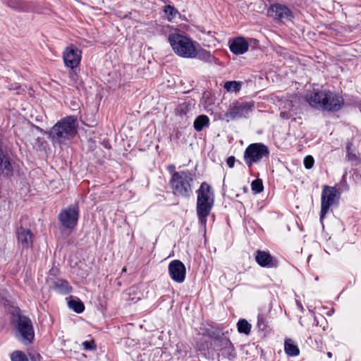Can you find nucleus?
Segmentation results:
<instances>
[{"mask_svg":"<svg viewBox=\"0 0 361 361\" xmlns=\"http://www.w3.org/2000/svg\"><path fill=\"white\" fill-rule=\"evenodd\" d=\"M209 125V118L206 115L198 116L193 123L194 128L197 131H201L204 127H208Z\"/></svg>","mask_w":361,"mask_h":361,"instance_id":"5701e85b","label":"nucleus"},{"mask_svg":"<svg viewBox=\"0 0 361 361\" xmlns=\"http://www.w3.org/2000/svg\"><path fill=\"white\" fill-rule=\"evenodd\" d=\"M269 150L268 147L262 143H252L249 145L244 152V160L245 164L250 167L253 164H257L268 159Z\"/></svg>","mask_w":361,"mask_h":361,"instance_id":"0eeeda50","label":"nucleus"},{"mask_svg":"<svg viewBox=\"0 0 361 361\" xmlns=\"http://www.w3.org/2000/svg\"><path fill=\"white\" fill-rule=\"evenodd\" d=\"M169 42L173 51L178 56L185 59H194L196 54V45L198 44L190 37L178 32L169 35Z\"/></svg>","mask_w":361,"mask_h":361,"instance_id":"20e7f679","label":"nucleus"},{"mask_svg":"<svg viewBox=\"0 0 361 361\" xmlns=\"http://www.w3.org/2000/svg\"><path fill=\"white\" fill-rule=\"evenodd\" d=\"M53 288L61 294H67L71 290L68 281L63 279L56 280L53 284Z\"/></svg>","mask_w":361,"mask_h":361,"instance_id":"412c9836","label":"nucleus"},{"mask_svg":"<svg viewBox=\"0 0 361 361\" xmlns=\"http://www.w3.org/2000/svg\"><path fill=\"white\" fill-rule=\"evenodd\" d=\"M12 324L16 328V337L24 345L32 343L35 331L31 319L23 314H13Z\"/></svg>","mask_w":361,"mask_h":361,"instance_id":"423d86ee","label":"nucleus"},{"mask_svg":"<svg viewBox=\"0 0 361 361\" xmlns=\"http://www.w3.org/2000/svg\"><path fill=\"white\" fill-rule=\"evenodd\" d=\"M7 5L18 11H29L30 10L29 4L23 0H8Z\"/></svg>","mask_w":361,"mask_h":361,"instance_id":"aec40b11","label":"nucleus"},{"mask_svg":"<svg viewBox=\"0 0 361 361\" xmlns=\"http://www.w3.org/2000/svg\"><path fill=\"white\" fill-rule=\"evenodd\" d=\"M31 361H39L41 357L39 354L30 355Z\"/></svg>","mask_w":361,"mask_h":361,"instance_id":"4c0bfd02","label":"nucleus"},{"mask_svg":"<svg viewBox=\"0 0 361 361\" xmlns=\"http://www.w3.org/2000/svg\"><path fill=\"white\" fill-rule=\"evenodd\" d=\"M235 162V158L233 156L228 157L226 159V164L229 168H233Z\"/></svg>","mask_w":361,"mask_h":361,"instance_id":"c9c22d12","label":"nucleus"},{"mask_svg":"<svg viewBox=\"0 0 361 361\" xmlns=\"http://www.w3.org/2000/svg\"><path fill=\"white\" fill-rule=\"evenodd\" d=\"M332 312H334V310H331V312H330V313H328V315H329V316H331V314H332Z\"/></svg>","mask_w":361,"mask_h":361,"instance_id":"79ce46f5","label":"nucleus"},{"mask_svg":"<svg viewBox=\"0 0 361 361\" xmlns=\"http://www.w3.org/2000/svg\"><path fill=\"white\" fill-rule=\"evenodd\" d=\"M196 212L198 222L201 226L206 228L207 217L210 214L214 203V195L212 187L203 182L197 190Z\"/></svg>","mask_w":361,"mask_h":361,"instance_id":"f03ea898","label":"nucleus"},{"mask_svg":"<svg viewBox=\"0 0 361 361\" xmlns=\"http://www.w3.org/2000/svg\"><path fill=\"white\" fill-rule=\"evenodd\" d=\"M252 107L253 105L250 102L235 100L230 104L225 116L231 120L246 117Z\"/></svg>","mask_w":361,"mask_h":361,"instance_id":"1a4fd4ad","label":"nucleus"},{"mask_svg":"<svg viewBox=\"0 0 361 361\" xmlns=\"http://www.w3.org/2000/svg\"><path fill=\"white\" fill-rule=\"evenodd\" d=\"M297 305L298 307V308L300 310L301 312H303L304 311V308L302 305V304L299 302L297 301Z\"/></svg>","mask_w":361,"mask_h":361,"instance_id":"58836bf2","label":"nucleus"},{"mask_svg":"<svg viewBox=\"0 0 361 361\" xmlns=\"http://www.w3.org/2000/svg\"><path fill=\"white\" fill-rule=\"evenodd\" d=\"M11 361H29L25 353L20 350L13 351L11 354Z\"/></svg>","mask_w":361,"mask_h":361,"instance_id":"bb28decb","label":"nucleus"},{"mask_svg":"<svg viewBox=\"0 0 361 361\" xmlns=\"http://www.w3.org/2000/svg\"><path fill=\"white\" fill-rule=\"evenodd\" d=\"M257 326L259 331H264L267 329V322L264 317L262 314L257 316Z\"/></svg>","mask_w":361,"mask_h":361,"instance_id":"c756f323","label":"nucleus"},{"mask_svg":"<svg viewBox=\"0 0 361 361\" xmlns=\"http://www.w3.org/2000/svg\"><path fill=\"white\" fill-rule=\"evenodd\" d=\"M169 274L171 279L178 283H183L185 279L186 269L184 264L178 260H172L168 267Z\"/></svg>","mask_w":361,"mask_h":361,"instance_id":"f8f14e48","label":"nucleus"},{"mask_svg":"<svg viewBox=\"0 0 361 361\" xmlns=\"http://www.w3.org/2000/svg\"><path fill=\"white\" fill-rule=\"evenodd\" d=\"M228 45L231 51L235 55L245 54L249 47L248 42L243 37H235L229 40Z\"/></svg>","mask_w":361,"mask_h":361,"instance_id":"f3484780","label":"nucleus"},{"mask_svg":"<svg viewBox=\"0 0 361 361\" xmlns=\"http://www.w3.org/2000/svg\"><path fill=\"white\" fill-rule=\"evenodd\" d=\"M224 87L231 92H238L240 90L241 84L236 81H228L224 83Z\"/></svg>","mask_w":361,"mask_h":361,"instance_id":"393cba45","label":"nucleus"},{"mask_svg":"<svg viewBox=\"0 0 361 361\" xmlns=\"http://www.w3.org/2000/svg\"><path fill=\"white\" fill-rule=\"evenodd\" d=\"M267 13L269 16L279 21L291 20L293 18L291 11L286 6L281 4L271 5Z\"/></svg>","mask_w":361,"mask_h":361,"instance_id":"ddd939ff","label":"nucleus"},{"mask_svg":"<svg viewBox=\"0 0 361 361\" xmlns=\"http://www.w3.org/2000/svg\"><path fill=\"white\" fill-rule=\"evenodd\" d=\"M305 101L315 109L328 111H338L344 104L341 96L322 89H313L308 92Z\"/></svg>","mask_w":361,"mask_h":361,"instance_id":"f257e3e1","label":"nucleus"},{"mask_svg":"<svg viewBox=\"0 0 361 361\" xmlns=\"http://www.w3.org/2000/svg\"><path fill=\"white\" fill-rule=\"evenodd\" d=\"M68 306L77 313H81L85 310V306L80 300H71L68 302Z\"/></svg>","mask_w":361,"mask_h":361,"instance_id":"a878e982","label":"nucleus"},{"mask_svg":"<svg viewBox=\"0 0 361 361\" xmlns=\"http://www.w3.org/2000/svg\"><path fill=\"white\" fill-rule=\"evenodd\" d=\"M198 45H196V54L195 58L199 59L200 60L204 61L207 63H216L218 59L212 56L211 53L209 51H207L203 49H198L197 47Z\"/></svg>","mask_w":361,"mask_h":361,"instance_id":"6ab92c4d","label":"nucleus"},{"mask_svg":"<svg viewBox=\"0 0 361 361\" xmlns=\"http://www.w3.org/2000/svg\"><path fill=\"white\" fill-rule=\"evenodd\" d=\"M82 51L77 47H67L63 52V59L66 67L74 69L80 63Z\"/></svg>","mask_w":361,"mask_h":361,"instance_id":"9b49d317","label":"nucleus"},{"mask_svg":"<svg viewBox=\"0 0 361 361\" xmlns=\"http://www.w3.org/2000/svg\"><path fill=\"white\" fill-rule=\"evenodd\" d=\"M284 350L288 356L295 357L299 355L300 350L297 345L290 339L287 338L284 343Z\"/></svg>","mask_w":361,"mask_h":361,"instance_id":"4be33fe9","label":"nucleus"},{"mask_svg":"<svg viewBox=\"0 0 361 361\" xmlns=\"http://www.w3.org/2000/svg\"><path fill=\"white\" fill-rule=\"evenodd\" d=\"M174 169H175V166H169V171L171 173V174H172L173 172H176V171H174Z\"/></svg>","mask_w":361,"mask_h":361,"instance_id":"ea45409f","label":"nucleus"},{"mask_svg":"<svg viewBox=\"0 0 361 361\" xmlns=\"http://www.w3.org/2000/svg\"><path fill=\"white\" fill-rule=\"evenodd\" d=\"M303 162H304V165H305V168L307 169H310L312 168L314 163V160L312 156L308 155L304 158Z\"/></svg>","mask_w":361,"mask_h":361,"instance_id":"2f4dec72","label":"nucleus"},{"mask_svg":"<svg viewBox=\"0 0 361 361\" xmlns=\"http://www.w3.org/2000/svg\"><path fill=\"white\" fill-rule=\"evenodd\" d=\"M327 356L331 358L332 357V353L331 352L327 353Z\"/></svg>","mask_w":361,"mask_h":361,"instance_id":"a19ab883","label":"nucleus"},{"mask_svg":"<svg viewBox=\"0 0 361 361\" xmlns=\"http://www.w3.org/2000/svg\"><path fill=\"white\" fill-rule=\"evenodd\" d=\"M219 346L221 347L219 350H223V355L228 360H233L235 358L236 353L229 339L227 338H221Z\"/></svg>","mask_w":361,"mask_h":361,"instance_id":"a211bd4d","label":"nucleus"},{"mask_svg":"<svg viewBox=\"0 0 361 361\" xmlns=\"http://www.w3.org/2000/svg\"><path fill=\"white\" fill-rule=\"evenodd\" d=\"M292 116H293V114H290V112H286V111H281L280 114V116L285 119H288Z\"/></svg>","mask_w":361,"mask_h":361,"instance_id":"e433bc0d","label":"nucleus"},{"mask_svg":"<svg viewBox=\"0 0 361 361\" xmlns=\"http://www.w3.org/2000/svg\"><path fill=\"white\" fill-rule=\"evenodd\" d=\"M192 174L188 170L173 172L170 180L173 193L176 196L189 197L192 193Z\"/></svg>","mask_w":361,"mask_h":361,"instance_id":"39448f33","label":"nucleus"},{"mask_svg":"<svg viewBox=\"0 0 361 361\" xmlns=\"http://www.w3.org/2000/svg\"><path fill=\"white\" fill-rule=\"evenodd\" d=\"M332 312H334V310H331V312H330V313H328V315H329V316H331V314H332Z\"/></svg>","mask_w":361,"mask_h":361,"instance_id":"c03bdc74","label":"nucleus"},{"mask_svg":"<svg viewBox=\"0 0 361 361\" xmlns=\"http://www.w3.org/2000/svg\"><path fill=\"white\" fill-rule=\"evenodd\" d=\"M352 143L348 142L346 146V152H347V158L348 161H356L357 160V157L356 154L352 152L351 150Z\"/></svg>","mask_w":361,"mask_h":361,"instance_id":"7c9ffc66","label":"nucleus"},{"mask_svg":"<svg viewBox=\"0 0 361 361\" xmlns=\"http://www.w3.org/2000/svg\"><path fill=\"white\" fill-rule=\"evenodd\" d=\"M238 331L245 335H248L251 331V324L245 319H240L237 324Z\"/></svg>","mask_w":361,"mask_h":361,"instance_id":"b1692460","label":"nucleus"},{"mask_svg":"<svg viewBox=\"0 0 361 361\" xmlns=\"http://www.w3.org/2000/svg\"><path fill=\"white\" fill-rule=\"evenodd\" d=\"M207 334L209 337L212 338L213 339H214L215 341H217L219 343H220L221 338H224L223 336H221L219 332H214L213 331H208Z\"/></svg>","mask_w":361,"mask_h":361,"instance_id":"72a5a7b5","label":"nucleus"},{"mask_svg":"<svg viewBox=\"0 0 361 361\" xmlns=\"http://www.w3.org/2000/svg\"><path fill=\"white\" fill-rule=\"evenodd\" d=\"M18 243L23 249H28L32 246L33 234L30 230L20 227L16 231Z\"/></svg>","mask_w":361,"mask_h":361,"instance_id":"dca6fc26","label":"nucleus"},{"mask_svg":"<svg viewBox=\"0 0 361 361\" xmlns=\"http://www.w3.org/2000/svg\"><path fill=\"white\" fill-rule=\"evenodd\" d=\"M252 190L255 193H259L263 191L264 186L261 179H256L251 183Z\"/></svg>","mask_w":361,"mask_h":361,"instance_id":"cd10ccee","label":"nucleus"},{"mask_svg":"<svg viewBox=\"0 0 361 361\" xmlns=\"http://www.w3.org/2000/svg\"><path fill=\"white\" fill-rule=\"evenodd\" d=\"M13 173V166L9 156L0 147V176L10 178Z\"/></svg>","mask_w":361,"mask_h":361,"instance_id":"2eb2a0df","label":"nucleus"},{"mask_svg":"<svg viewBox=\"0 0 361 361\" xmlns=\"http://www.w3.org/2000/svg\"><path fill=\"white\" fill-rule=\"evenodd\" d=\"M256 262L262 267L276 268L279 262L268 251L258 250L255 253Z\"/></svg>","mask_w":361,"mask_h":361,"instance_id":"4468645a","label":"nucleus"},{"mask_svg":"<svg viewBox=\"0 0 361 361\" xmlns=\"http://www.w3.org/2000/svg\"><path fill=\"white\" fill-rule=\"evenodd\" d=\"M78 121L75 116H66L59 121L51 129L49 136L56 143H65L77 133Z\"/></svg>","mask_w":361,"mask_h":361,"instance_id":"7ed1b4c3","label":"nucleus"},{"mask_svg":"<svg viewBox=\"0 0 361 361\" xmlns=\"http://www.w3.org/2000/svg\"><path fill=\"white\" fill-rule=\"evenodd\" d=\"M332 312H334V310H331V312H330V313H328V315H329V316H331V314H332Z\"/></svg>","mask_w":361,"mask_h":361,"instance_id":"37998d69","label":"nucleus"},{"mask_svg":"<svg viewBox=\"0 0 361 361\" xmlns=\"http://www.w3.org/2000/svg\"><path fill=\"white\" fill-rule=\"evenodd\" d=\"M82 345L83 346V348L86 350H90L94 348V341H84L82 343Z\"/></svg>","mask_w":361,"mask_h":361,"instance_id":"f704fd0d","label":"nucleus"},{"mask_svg":"<svg viewBox=\"0 0 361 361\" xmlns=\"http://www.w3.org/2000/svg\"><path fill=\"white\" fill-rule=\"evenodd\" d=\"M79 208L77 204L71 205L63 209L59 214L61 224L66 228H73L78 224Z\"/></svg>","mask_w":361,"mask_h":361,"instance_id":"9d476101","label":"nucleus"},{"mask_svg":"<svg viewBox=\"0 0 361 361\" xmlns=\"http://www.w3.org/2000/svg\"><path fill=\"white\" fill-rule=\"evenodd\" d=\"M164 12L169 16L174 17L175 15L178 13L177 10H176L173 6L170 5H167L164 7Z\"/></svg>","mask_w":361,"mask_h":361,"instance_id":"473e14b6","label":"nucleus"},{"mask_svg":"<svg viewBox=\"0 0 361 361\" xmlns=\"http://www.w3.org/2000/svg\"><path fill=\"white\" fill-rule=\"evenodd\" d=\"M69 78L72 82L71 84L75 86L76 87L81 85L82 81L75 71L72 70L71 71H70Z\"/></svg>","mask_w":361,"mask_h":361,"instance_id":"c85d7f7f","label":"nucleus"},{"mask_svg":"<svg viewBox=\"0 0 361 361\" xmlns=\"http://www.w3.org/2000/svg\"><path fill=\"white\" fill-rule=\"evenodd\" d=\"M340 194L335 187L325 185L323 188L321 197V212L320 221L323 220L328 213L329 208L337 204L339 200Z\"/></svg>","mask_w":361,"mask_h":361,"instance_id":"6e6552de","label":"nucleus"}]
</instances>
